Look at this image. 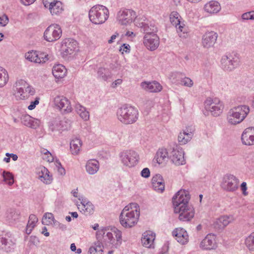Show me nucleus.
<instances>
[{
    "label": "nucleus",
    "mask_w": 254,
    "mask_h": 254,
    "mask_svg": "<svg viewBox=\"0 0 254 254\" xmlns=\"http://www.w3.org/2000/svg\"><path fill=\"white\" fill-rule=\"evenodd\" d=\"M52 73L56 78H62L65 75L66 69L64 65L58 64L53 67Z\"/></svg>",
    "instance_id": "37"
},
{
    "label": "nucleus",
    "mask_w": 254,
    "mask_h": 254,
    "mask_svg": "<svg viewBox=\"0 0 254 254\" xmlns=\"http://www.w3.org/2000/svg\"><path fill=\"white\" fill-rule=\"evenodd\" d=\"M122 82V80L121 79H118L116 80L112 85V87L115 88L118 85L121 84Z\"/></svg>",
    "instance_id": "63"
},
{
    "label": "nucleus",
    "mask_w": 254,
    "mask_h": 254,
    "mask_svg": "<svg viewBox=\"0 0 254 254\" xmlns=\"http://www.w3.org/2000/svg\"><path fill=\"white\" fill-rule=\"evenodd\" d=\"M78 43L73 39L67 38L64 39L61 46V54L64 58L68 55L72 54L78 48Z\"/></svg>",
    "instance_id": "10"
},
{
    "label": "nucleus",
    "mask_w": 254,
    "mask_h": 254,
    "mask_svg": "<svg viewBox=\"0 0 254 254\" xmlns=\"http://www.w3.org/2000/svg\"><path fill=\"white\" fill-rule=\"evenodd\" d=\"M82 142L80 139L75 137L70 143V148L72 154H77L80 149Z\"/></svg>",
    "instance_id": "38"
},
{
    "label": "nucleus",
    "mask_w": 254,
    "mask_h": 254,
    "mask_svg": "<svg viewBox=\"0 0 254 254\" xmlns=\"http://www.w3.org/2000/svg\"><path fill=\"white\" fill-rule=\"evenodd\" d=\"M135 25L141 28V31L145 33V35H153L156 34V33L157 32V27L154 23H145L144 22L138 21L136 19L135 20Z\"/></svg>",
    "instance_id": "20"
},
{
    "label": "nucleus",
    "mask_w": 254,
    "mask_h": 254,
    "mask_svg": "<svg viewBox=\"0 0 254 254\" xmlns=\"http://www.w3.org/2000/svg\"><path fill=\"white\" fill-rule=\"evenodd\" d=\"M55 106L63 113L66 114L71 112L72 107L69 100L64 96L58 95L54 98Z\"/></svg>",
    "instance_id": "14"
},
{
    "label": "nucleus",
    "mask_w": 254,
    "mask_h": 254,
    "mask_svg": "<svg viewBox=\"0 0 254 254\" xmlns=\"http://www.w3.org/2000/svg\"><path fill=\"white\" fill-rule=\"evenodd\" d=\"M141 85L143 88L148 89L151 92H159L162 89V86L156 81L149 83L142 82Z\"/></svg>",
    "instance_id": "35"
},
{
    "label": "nucleus",
    "mask_w": 254,
    "mask_h": 254,
    "mask_svg": "<svg viewBox=\"0 0 254 254\" xmlns=\"http://www.w3.org/2000/svg\"><path fill=\"white\" fill-rule=\"evenodd\" d=\"M55 221L53 214L51 213L47 212L44 215L42 222L44 225H49L53 223L54 224Z\"/></svg>",
    "instance_id": "41"
},
{
    "label": "nucleus",
    "mask_w": 254,
    "mask_h": 254,
    "mask_svg": "<svg viewBox=\"0 0 254 254\" xmlns=\"http://www.w3.org/2000/svg\"><path fill=\"white\" fill-rule=\"evenodd\" d=\"M103 248H104V246H103L102 243L101 242L98 241L97 243H95L94 246H92L89 248L88 253L89 254H95L96 251L99 253L100 251H103Z\"/></svg>",
    "instance_id": "45"
},
{
    "label": "nucleus",
    "mask_w": 254,
    "mask_h": 254,
    "mask_svg": "<svg viewBox=\"0 0 254 254\" xmlns=\"http://www.w3.org/2000/svg\"><path fill=\"white\" fill-rule=\"evenodd\" d=\"M250 112L248 106L242 105L234 107L228 112L227 120L231 125H237L241 123Z\"/></svg>",
    "instance_id": "4"
},
{
    "label": "nucleus",
    "mask_w": 254,
    "mask_h": 254,
    "mask_svg": "<svg viewBox=\"0 0 254 254\" xmlns=\"http://www.w3.org/2000/svg\"><path fill=\"white\" fill-rule=\"evenodd\" d=\"M200 247L203 250H211L217 248V244L214 236L207 235L201 242Z\"/></svg>",
    "instance_id": "25"
},
{
    "label": "nucleus",
    "mask_w": 254,
    "mask_h": 254,
    "mask_svg": "<svg viewBox=\"0 0 254 254\" xmlns=\"http://www.w3.org/2000/svg\"><path fill=\"white\" fill-rule=\"evenodd\" d=\"M9 22L8 16L6 14H3L2 16H0V24L2 26H6Z\"/></svg>",
    "instance_id": "52"
},
{
    "label": "nucleus",
    "mask_w": 254,
    "mask_h": 254,
    "mask_svg": "<svg viewBox=\"0 0 254 254\" xmlns=\"http://www.w3.org/2000/svg\"><path fill=\"white\" fill-rule=\"evenodd\" d=\"M39 243V239L34 236H31L30 237V240L29 241V243L30 244V246L32 245H37Z\"/></svg>",
    "instance_id": "54"
},
{
    "label": "nucleus",
    "mask_w": 254,
    "mask_h": 254,
    "mask_svg": "<svg viewBox=\"0 0 254 254\" xmlns=\"http://www.w3.org/2000/svg\"><path fill=\"white\" fill-rule=\"evenodd\" d=\"M245 244L250 251L254 252V232L246 239Z\"/></svg>",
    "instance_id": "43"
},
{
    "label": "nucleus",
    "mask_w": 254,
    "mask_h": 254,
    "mask_svg": "<svg viewBox=\"0 0 254 254\" xmlns=\"http://www.w3.org/2000/svg\"><path fill=\"white\" fill-rule=\"evenodd\" d=\"M173 17L174 18H181V16L178 12L177 11H173L170 14V17Z\"/></svg>",
    "instance_id": "64"
},
{
    "label": "nucleus",
    "mask_w": 254,
    "mask_h": 254,
    "mask_svg": "<svg viewBox=\"0 0 254 254\" xmlns=\"http://www.w3.org/2000/svg\"><path fill=\"white\" fill-rule=\"evenodd\" d=\"M109 12L108 8L97 4L93 6L89 11L90 20L94 24H100L104 23L108 18Z\"/></svg>",
    "instance_id": "6"
},
{
    "label": "nucleus",
    "mask_w": 254,
    "mask_h": 254,
    "mask_svg": "<svg viewBox=\"0 0 254 254\" xmlns=\"http://www.w3.org/2000/svg\"><path fill=\"white\" fill-rule=\"evenodd\" d=\"M181 18H174L173 17H170V20L173 25H175L177 30L183 31L185 25H182Z\"/></svg>",
    "instance_id": "46"
},
{
    "label": "nucleus",
    "mask_w": 254,
    "mask_h": 254,
    "mask_svg": "<svg viewBox=\"0 0 254 254\" xmlns=\"http://www.w3.org/2000/svg\"><path fill=\"white\" fill-rule=\"evenodd\" d=\"M143 39L144 45L150 51H154L159 45V38L157 34L145 35Z\"/></svg>",
    "instance_id": "18"
},
{
    "label": "nucleus",
    "mask_w": 254,
    "mask_h": 254,
    "mask_svg": "<svg viewBox=\"0 0 254 254\" xmlns=\"http://www.w3.org/2000/svg\"><path fill=\"white\" fill-rule=\"evenodd\" d=\"M218 37V34L214 31L206 32L202 36V44L206 48L212 47L216 43Z\"/></svg>",
    "instance_id": "21"
},
{
    "label": "nucleus",
    "mask_w": 254,
    "mask_h": 254,
    "mask_svg": "<svg viewBox=\"0 0 254 254\" xmlns=\"http://www.w3.org/2000/svg\"><path fill=\"white\" fill-rule=\"evenodd\" d=\"M135 12L129 9H122L117 13V18L122 25L131 23L136 18Z\"/></svg>",
    "instance_id": "12"
},
{
    "label": "nucleus",
    "mask_w": 254,
    "mask_h": 254,
    "mask_svg": "<svg viewBox=\"0 0 254 254\" xmlns=\"http://www.w3.org/2000/svg\"><path fill=\"white\" fill-rule=\"evenodd\" d=\"M81 203L82 207V211L85 215H90L94 213V206L91 202L82 199Z\"/></svg>",
    "instance_id": "36"
},
{
    "label": "nucleus",
    "mask_w": 254,
    "mask_h": 254,
    "mask_svg": "<svg viewBox=\"0 0 254 254\" xmlns=\"http://www.w3.org/2000/svg\"><path fill=\"white\" fill-rule=\"evenodd\" d=\"M204 105L205 110L210 112L214 117L219 116L222 113L224 108L222 103L217 99L212 100L208 98L205 101Z\"/></svg>",
    "instance_id": "7"
},
{
    "label": "nucleus",
    "mask_w": 254,
    "mask_h": 254,
    "mask_svg": "<svg viewBox=\"0 0 254 254\" xmlns=\"http://www.w3.org/2000/svg\"><path fill=\"white\" fill-rule=\"evenodd\" d=\"M98 78L104 81H107L112 76L111 72L108 68L100 67L97 70Z\"/></svg>",
    "instance_id": "39"
},
{
    "label": "nucleus",
    "mask_w": 254,
    "mask_h": 254,
    "mask_svg": "<svg viewBox=\"0 0 254 254\" xmlns=\"http://www.w3.org/2000/svg\"><path fill=\"white\" fill-rule=\"evenodd\" d=\"M58 172L61 175H64L65 174V169L62 167L61 163L59 161H57Z\"/></svg>",
    "instance_id": "57"
},
{
    "label": "nucleus",
    "mask_w": 254,
    "mask_h": 254,
    "mask_svg": "<svg viewBox=\"0 0 254 254\" xmlns=\"http://www.w3.org/2000/svg\"><path fill=\"white\" fill-rule=\"evenodd\" d=\"M55 1V0H43V3L45 7L49 8Z\"/></svg>",
    "instance_id": "58"
},
{
    "label": "nucleus",
    "mask_w": 254,
    "mask_h": 254,
    "mask_svg": "<svg viewBox=\"0 0 254 254\" xmlns=\"http://www.w3.org/2000/svg\"><path fill=\"white\" fill-rule=\"evenodd\" d=\"M71 123V121L65 118L62 120L55 119L49 123V128L52 132L55 131H63L69 128Z\"/></svg>",
    "instance_id": "15"
},
{
    "label": "nucleus",
    "mask_w": 254,
    "mask_h": 254,
    "mask_svg": "<svg viewBox=\"0 0 254 254\" xmlns=\"http://www.w3.org/2000/svg\"><path fill=\"white\" fill-rule=\"evenodd\" d=\"M152 185L153 189L160 192L164 190L165 183L162 176L160 174H156L152 178Z\"/></svg>",
    "instance_id": "29"
},
{
    "label": "nucleus",
    "mask_w": 254,
    "mask_h": 254,
    "mask_svg": "<svg viewBox=\"0 0 254 254\" xmlns=\"http://www.w3.org/2000/svg\"><path fill=\"white\" fill-rule=\"evenodd\" d=\"M253 16H252L251 11L245 12L243 13L241 16V18L240 20L243 21L244 20H252Z\"/></svg>",
    "instance_id": "51"
},
{
    "label": "nucleus",
    "mask_w": 254,
    "mask_h": 254,
    "mask_svg": "<svg viewBox=\"0 0 254 254\" xmlns=\"http://www.w3.org/2000/svg\"><path fill=\"white\" fill-rule=\"evenodd\" d=\"M178 140L181 144H185L190 139V136H187L183 131V132H180L179 134Z\"/></svg>",
    "instance_id": "47"
},
{
    "label": "nucleus",
    "mask_w": 254,
    "mask_h": 254,
    "mask_svg": "<svg viewBox=\"0 0 254 254\" xmlns=\"http://www.w3.org/2000/svg\"><path fill=\"white\" fill-rule=\"evenodd\" d=\"M21 120L23 125L32 128H36L40 124L39 120L33 118L27 114L22 115Z\"/></svg>",
    "instance_id": "27"
},
{
    "label": "nucleus",
    "mask_w": 254,
    "mask_h": 254,
    "mask_svg": "<svg viewBox=\"0 0 254 254\" xmlns=\"http://www.w3.org/2000/svg\"><path fill=\"white\" fill-rule=\"evenodd\" d=\"M169 158L172 163L177 166L182 165L186 163L184 152L181 147L177 145L173 147L169 154Z\"/></svg>",
    "instance_id": "13"
},
{
    "label": "nucleus",
    "mask_w": 254,
    "mask_h": 254,
    "mask_svg": "<svg viewBox=\"0 0 254 254\" xmlns=\"http://www.w3.org/2000/svg\"><path fill=\"white\" fill-rule=\"evenodd\" d=\"M169 158V155L167 150L165 148H160L156 152L153 161L158 164H161L166 162Z\"/></svg>",
    "instance_id": "31"
},
{
    "label": "nucleus",
    "mask_w": 254,
    "mask_h": 254,
    "mask_svg": "<svg viewBox=\"0 0 254 254\" xmlns=\"http://www.w3.org/2000/svg\"><path fill=\"white\" fill-rule=\"evenodd\" d=\"M120 157L123 164L128 167L135 166L139 159L137 153L133 150H127L122 152Z\"/></svg>",
    "instance_id": "11"
},
{
    "label": "nucleus",
    "mask_w": 254,
    "mask_h": 254,
    "mask_svg": "<svg viewBox=\"0 0 254 254\" xmlns=\"http://www.w3.org/2000/svg\"><path fill=\"white\" fill-rule=\"evenodd\" d=\"M181 82L183 85L188 87H191L193 85V81L192 80L187 77L183 78L181 80Z\"/></svg>",
    "instance_id": "49"
},
{
    "label": "nucleus",
    "mask_w": 254,
    "mask_h": 254,
    "mask_svg": "<svg viewBox=\"0 0 254 254\" xmlns=\"http://www.w3.org/2000/svg\"><path fill=\"white\" fill-rule=\"evenodd\" d=\"M54 225L56 226L57 225H58V227H59V228L62 229V230H64L66 228V226L65 225L60 223L57 221H55V222H54Z\"/></svg>",
    "instance_id": "62"
},
{
    "label": "nucleus",
    "mask_w": 254,
    "mask_h": 254,
    "mask_svg": "<svg viewBox=\"0 0 254 254\" xmlns=\"http://www.w3.org/2000/svg\"><path fill=\"white\" fill-rule=\"evenodd\" d=\"M241 189L243 191V193L244 195H247L248 193L246 192L247 190V184L246 182H243L241 185Z\"/></svg>",
    "instance_id": "60"
},
{
    "label": "nucleus",
    "mask_w": 254,
    "mask_h": 254,
    "mask_svg": "<svg viewBox=\"0 0 254 254\" xmlns=\"http://www.w3.org/2000/svg\"><path fill=\"white\" fill-rule=\"evenodd\" d=\"M38 178L41 182L47 185L50 184L53 180L52 176L50 175V172L45 167L39 168Z\"/></svg>",
    "instance_id": "30"
},
{
    "label": "nucleus",
    "mask_w": 254,
    "mask_h": 254,
    "mask_svg": "<svg viewBox=\"0 0 254 254\" xmlns=\"http://www.w3.org/2000/svg\"><path fill=\"white\" fill-rule=\"evenodd\" d=\"M15 84L17 94L21 99H24L27 97V92H28L31 95H33L34 93V91L31 90V88L28 86L26 81L22 79L17 81Z\"/></svg>",
    "instance_id": "17"
},
{
    "label": "nucleus",
    "mask_w": 254,
    "mask_h": 254,
    "mask_svg": "<svg viewBox=\"0 0 254 254\" xmlns=\"http://www.w3.org/2000/svg\"><path fill=\"white\" fill-rule=\"evenodd\" d=\"M49 9L52 15H57L63 10L62 3L60 1L56 0Z\"/></svg>",
    "instance_id": "40"
},
{
    "label": "nucleus",
    "mask_w": 254,
    "mask_h": 254,
    "mask_svg": "<svg viewBox=\"0 0 254 254\" xmlns=\"http://www.w3.org/2000/svg\"><path fill=\"white\" fill-rule=\"evenodd\" d=\"M20 212L14 208H7L4 214L5 220L9 223H13L20 218Z\"/></svg>",
    "instance_id": "26"
},
{
    "label": "nucleus",
    "mask_w": 254,
    "mask_h": 254,
    "mask_svg": "<svg viewBox=\"0 0 254 254\" xmlns=\"http://www.w3.org/2000/svg\"><path fill=\"white\" fill-rule=\"evenodd\" d=\"M8 79V75L7 71L0 67V87H3L7 83Z\"/></svg>",
    "instance_id": "42"
},
{
    "label": "nucleus",
    "mask_w": 254,
    "mask_h": 254,
    "mask_svg": "<svg viewBox=\"0 0 254 254\" xmlns=\"http://www.w3.org/2000/svg\"><path fill=\"white\" fill-rule=\"evenodd\" d=\"M38 221V218L34 214H30L29 217V220L27 223L29 227L34 228L36 223Z\"/></svg>",
    "instance_id": "48"
},
{
    "label": "nucleus",
    "mask_w": 254,
    "mask_h": 254,
    "mask_svg": "<svg viewBox=\"0 0 254 254\" xmlns=\"http://www.w3.org/2000/svg\"><path fill=\"white\" fill-rule=\"evenodd\" d=\"M14 243L11 240L0 237V250L8 253L13 249Z\"/></svg>",
    "instance_id": "34"
},
{
    "label": "nucleus",
    "mask_w": 254,
    "mask_h": 254,
    "mask_svg": "<svg viewBox=\"0 0 254 254\" xmlns=\"http://www.w3.org/2000/svg\"><path fill=\"white\" fill-rule=\"evenodd\" d=\"M172 235L176 240L182 245H185L189 242V236L187 232L183 228H176L172 232Z\"/></svg>",
    "instance_id": "23"
},
{
    "label": "nucleus",
    "mask_w": 254,
    "mask_h": 254,
    "mask_svg": "<svg viewBox=\"0 0 254 254\" xmlns=\"http://www.w3.org/2000/svg\"><path fill=\"white\" fill-rule=\"evenodd\" d=\"M150 172L149 169L148 168H145L141 172V175L142 177L145 178H148L149 177Z\"/></svg>",
    "instance_id": "56"
},
{
    "label": "nucleus",
    "mask_w": 254,
    "mask_h": 254,
    "mask_svg": "<svg viewBox=\"0 0 254 254\" xmlns=\"http://www.w3.org/2000/svg\"><path fill=\"white\" fill-rule=\"evenodd\" d=\"M204 9L207 13L214 14L220 10L221 6L218 2L211 1L204 5Z\"/></svg>",
    "instance_id": "32"
},
{
    "label": "nucleus",
    "mask_w": 254,
    "mask_h": 254,
    "mask_svg": "<svg viewBox=\"0 0 254 254\" xmlns=\"http://www.w3.org/2000/svg\"><path fill=\"white\" fill-rule=\"evenodd\" d=\"M241 140L243 144L246 145H254V127L246 128L241 135Z\"/></svg>",
    "instance_id": "22"
},
{
    "label": "nucleus",
    "mask_w": 254,
    "mask_h": 254,
    "mask_svg": "<svg viewBox=\"0 0 254 254\" xmlns=\"http://www.w3.org/2000/svg\"><path fill=\"white\" fill-rule=\"evenodd\" d=\"M3 180L9 186H11L14 183L13 175L9 172L5 171L2 172Z\"/></svg>",
    "instance_id": "44"
},
{
    "label": "nucleus",
    "mask_w": 254,
    "mask_h": 254,
    "mask_svg": "<svg viewBox=\"0 0 254 254\" xmlns=\"http://www.w3.org/2000/svg\"><path fill=\"white\" fill-rule=\"evenodd\" d=\"M62 29L57 24H51L46 29L44 38L48 42H54L60 38L62 36Z\"/></svg>",
    "instance_id": "9"
},
{
    "label": "nucleus",
    "mask_w": 254,
    "mask_h": 254,
    "mask_svg": "<svg viewBox=\"0 0 254 254\" xmlns=\"http://www.w3.org/2000/svg\"><path fill=\"white\" fill-rule=\"evenodd\" d=\"M233 220L232 216L224 215L217 219L214 223L215 229H223Z\"/></svg>",
    "instance_id": "28"
},
{
    "label": "nucleus",
    "mask_w": 254,
    "mask_h": 254,
    "mask_svg": "<svg viewBox=\"0 0 254 254\" xmlns=\"http://www.w3.org/2000/svg\"><path fill=\"white\" fill-rule=\"evenodd\" d=\"M85 168L88 174L94 175L99 170V163L96 160L91 159L87 162Z\"/></svg>",
    "instance_id": "33"
},
{
    "label": "nucleus",
    "mask_w": 254,
    "mask_h": 254,
    "mask_svg": "<svg viewBox=\"0 0 254 254\" xmlns=\"http://www.w3.org/2000/svg\"><path fill=\"white\" fill-rule=\"evenodd\" d=\"M26 59L30 62L38 64H44L48 61V55L44 53H39L36 51H31L25 55Z\"/></svg>",
    "instance_id": "16"
},
{
    "label": "nucleus",
    "mask_w": 254,
    "mask_h": 254,
    "mask_svg": "<svg viewBox=\"0 0 254 254\" xmlns=\"http://www.w3.org/2000/svg\"><path fill=\"white\" fill-rule=\"evenodd\" d=\"M194 131V129L193 127L191 126L188 127H186V128L185 130H184V131L185 132L187 135L190 136V139H191L193 135Z\"/></svg>",
    "instance_id": "50"
},
{
    "label": "nucleus",
    "mask_w": 254,
    "mask_h": 254,
    "mask_svg": "<svg viewBox=\"0 0 254 254\" xmlns=\"http://www.w3.org/2000/svg\"><path fill=\"white\" fill-rule=\"evenodd\" d=\"M36 0H20L21 2L25 5H29L35 1Z\"/></svg>",
    "instance_id": "61"
},
{
    "label": "nucleus",
    "mask_w": 254,
    "mask_h": 254,
    "mask_svg": "<svg viewBox=\"0 0 254 254\" xmlns=\"http://www.w3.org/2000/svg\"><path fill=\"white\" fill-rule=\"evenodd\" d=\"M227 177V180L222 185V188L229 191L236 190L238 188L239 180L231 174L228 175Z\"/></svg>",
    "instance_id": "19"
},
{
    "label": "nucleus",
    "mask_w": 254,
    "mask_h": 254,
    "mask_svg": "<svg viewBox=\"0 0 254 254\" xmlns=\"http://www.w3.org/2000/svg\"><path fill=\"white\" fill-rule=\"evenodd\" d=\"M184 28L185 29H183V30L182 31L180 30H177V31L179 33V35L180 37H181L183 39H186L189 37V34L188 33V32L187 31V29L185 26H184Z\"/></svg>",
    "instance_id": "53"
},
{
    "label": "nucleus",
    "mask_w": 254,
    "mask_h": 254,
    "mask_svg": "<svg viewBox=\"0 0 254 254\" xmlns=\"http://www.w3.org/2000/svg\"><path fill=\"white\" fill-rule=\"evenodd\" d=\"M221 67L225 71H232L239 64V57L235 54H228L222 57Z\"/></svg>",
    "instance_id": "8"
},
{
    "label": "nucleus",
    "mask_w": 254,
    "mask_h": 254,
    "mask_svg": "<svg viewBox=\"0 0 254 254\" xmlns=\"http://www.w3.org/2000/svg\"><path fill=\"white\" fill-rule=\"evenodd\" d=\"M155 238V234L152 231H148L142 234L141 243L143 246L148 248H154V241Z\"/></svg>",
    "instance_id": "24"
},
{
    "label": "nucleus",
    "mask_w": 254,
    "mask_h": 254,
    "mask_svg": "<svg viewBox=\"0 0 254 254\" xmlns=\"http://www.w3.org/2000/svg\"><path fill=\"white\" fill-rule=\"evenodd\" d=\"M117 116L123 124H132L138 120V112L134 107L125 105L118 109Z\"/></svg>",
    "instance_id": "3"
},
{
    "label": "nucleus",
    "mask_w": 254,
    "mask_h": 254,
    "mask_svg": "<svg viewBox=\"0 0 254 254\" xmlns=\"http://www.w3.org/2000/svg\"><path fill=\"white\" fill-rule=\"evenodd\" d=\"M39 99L40 98L39 97L36 98L34 101L31 102L30 105L28 107V109L30 110L34 109L36 106L39 104Z\"/></svg>",
    "instance_id": "55"
},
{
    "label": "nucleus",
    "mask_w": 254,
    "mask_h": 254,
    "mask_svg": "<svg viewBox=\"0 0 254 254\" xmlns=\"http://www.w3.org/2000/svg\"><path fill=\"white\" fill-rule=\"evenodd\" d=\"M103 236L105 245L113 248H118L122 243V232L116 228L107 232L106 229H102L100 232Z\"/></svg>",
    "instance_id": "5"
},
{
    "label": "nucleus",
    "mask_w": 254,
    "mask_h": 254,
    "mask_svg": "<svg viewBox=\"0 0 254 254\" xmlns=\"http://www.w3.org/2000/svg\"><path fill=\"white\" fill-rule=\"evenodd\" d=\"M139 206L136 203H130L124 207L120 215L121 224L125 228H131L138 222L139 217Z\"/></svg>",
    "instance_id": "2"
},
{
    "label": "nucleus",
    "mask_w": 254,
    "mask_h": 254,
    "mask_svg": "<svg viewBox=\"0 0 254 254\" xmlns=\"http://www.w3.org/2000/svg\"><path fill=\"white\" fill-rule=\"evenodd\" d=\"M80 117L84 120H87L89 118V114L86 110L82 112H78Z\"/></svg>",
    "instance_id": "59"
},
{
    "label": "nucleus",
    "mask_w": 254,
    "mask_h": 254,
    "mask_svg": "<svg viewBox=\"0 0 254 254\" xmlns=\"http://www.w3.org/2000/svg\"><path fill=\"white\" fill-rule=\"evenodd\" d=\"M189 193L185 190L178 191L172 198L174 212L179 213V219L183 221H189L194 216V210L189 203Z\"/></svg>",
    "instance_id": "1"
}]
</instances>
